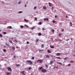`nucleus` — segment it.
<instances>
[{
    "label": "nucleus",
    "instance_id": "obj_17",
    "mask_svg": "<svg viewBox=\"0 0 75 75\" xmlns=\"http://www.w3.org/2000/svg\"><path fill=\"white\" fill-rule=\"evenodd\" d=\"M41 35H42V34H41V33H40L38 34L39 36H41Z\"/></svg>",
    "mask_w": 75,
    "mask_h": 75
},
{
    "label": "nucleus",
    "instance_id": "obj_20",
    "mask_svg": "<svg viewBox=\"0 0 75 75\" xmlns=\"http://www.w3.org/2000/svg\"><path fill=\"white\" fill-rule=\"evenodd\" d=\"M52 63H53V61H51L50 62V64H52Z\"/></svg>",
    "mask_w": 75,
    "mask_h": 75
},
{
    "label": "nucleus",
    "instance_id": "obj_19",
    "mask_svg": "<svg viewBox=\"0 0 75 75\" xmlns=\"http://www.w3.org/2000/svg\"><path fill=\"white\" fill-rule=\"evenodd\" d=\"M23 13L22 11H20L18 12V13H19V14H20V13Z\"/></svg>",
    "mask_w": 75,
    "mask_h": 75
},
{
    "label": "nucleus",
    "instance_id": "obj_8",
    "mask_svg": "<svg viewBox=\"0 0 75 75\" xmlns=\"http://www.w3.org/2000/svg\"><path fill=\"white\" fill-rule=\"evenodd\" d=\"M46 58H49L50 57V55H46Z\"/></svg>",
    "mask_w": 75,
    "mask_h": 75
},
{
    "label": "nucleus",
    "instance_id": "obj_34",
    "mask_svg": "<svg viewBox=\"0 0 75 75\" xmlns=\"http://www.w3.org/2000/svg\"><path fill=\"white\" fill-rule=\"evenodd\" d=\"M26 44H30V42H29L28 41L27 42Z\"/></svg>",
    "mask_w": 75,
    "mask_h": 75
},
{
    "label": "nucleus",
    "instance_id": "obj_10",
    "mask_svg": "<svg viewBox=\"0 0 75 75\" xmlns=\"http://www.w3.org/2000/svg\"><path fill=\"white\" fill-rule=\"evenodd\" d=\"M57 63L58 64H59L60 65H62V64L61 63L57 62Z\"/></svg>",
    "mask_w": 75,
    "mask_h": 75
},
{
    "label": "nucleus",
    "instance_id": "obj_30",
    "mask_svg": "<svg viewBox=\"0 0 75 75\" xmlns=\"http://www.w3.org/2000/svg\"><path fill=\"white\" fill-rule=\"evenodd\" d=\"M7 34V33L6 32H4L3 33L4 34Z\"/></svg>",
    "mask_w": 75,
    "mask_h": 75
},
{
    "label": "nucleus",
    "instance_id": "obj_16",
    "mask_svg": "<svg viewBox=\"0 0 75 75\" xmlns=\"http://www.w3.org/2000/svg\"><path fill=\"white\" fill-rule=\"evenodd\" d=\"M32 68H31V67H29L28 69L29 70H30V69H32Z\"/></svg>",
    "mask_w": 75,
    "mask_h": 75
},
{
    "label": "nucleus",
    "instance_id": "obj_3",
    "mask_svg": "<svg viewBox=\"0 0 75 75\" xmlns=\"http://www.w3.org/2000/svg\"><path fill=\"white\" fill-rule=\"evenodd\" d=\"M25 71H21V74H22V75H25Z\"/></svg>",
    "mask_w": 75,
    "mask_h": 75
},
{
    "label": "nucleus",
    "instance_id": "obj_59",
    "mask_svg": "<svg viewBox=\"0 0 75 75\" xmlns=\"http://www.w3.org/2000/svg\"><path fill=\"white\" fill-rule=\"evenodd\" d=\"M70 24H72V22H70Z\"/></svg>",
    "mask_w": 75,
    "mask_h": 75
},
{
    "label": "nucleus",
    "instance_id": "obj_45",
    "mask_svg": "<svg viewBox=\"0 0 75 75\" xmlns=\"http://www.w3.org/2000/svg\"><path fill=\"white\" fill-rule=\"evenodd\" d=\"M43 50H39V52H40V51H43Z\"/></svg>",
    "mask_w": 75,
    "mask_h": 75
},
{
    "label": "nucleus",
    "instance_id": "obj_49",
    "mask_svg": "<svg viewBox=\"0 0 75 75\" xmlns=\"http://www.w3.org/2000/svg\"><path fill=\"white\" fill-rule=\"evenodd\" d=\"M59 36H61V33H60L59 35Z\"/></svg>",
    "mask_w": 75,
    "mask_h": 75
},
{
    "label": "nucleus",
    "instance_id": "obj_58",
    "mask_svg": "<svg viewBox=\"0 0 75 75\" xmlns=\"http://www.w3.org/2000/svg\"><path fill=\"white\" fill-rule=\"evenodd\" d=\"M4 48H6V46H5V45H4Z\"/></svg>",
    "mask_w": 75,
    "mask_h": 75
},
{
    "label": "nucleus",
    "instance_id": "obj_50",
    "mask_svg": "<svg viewBox=\"0 0 75 75\" xmlns=\"http://www.w3.org/2000/svg\"><path fill=\"white\" fill-rule=\"evenodd\" d=\"M13 57H14V58H16V56H13Z\"/></svg>",
    "mask_w": 75,
    "mask_h": 75
},
{
    "label": "nucleus",
    "instance_id": "obj_18",
    "mask_svg": "<svg viewBox=\"0 0 75 75\" xmlns=\"http://www.w3.org/2000/svg\"><path fill=\"white\" fill-rule=\"evenodd\" d=\"M6 74L7 75H10V73H8V72H6Z\"/></svg>",
    "mask_w": 75,
    "mask_h": 75
},
{
    "label": "nucleus",
    "instance_id": "obj_21",
    "mask_svg": "<svg viewBox=\"0 0 75 75\" xmlns=\"http://www.w3.org/2000/svg\"><path fill=\"white\" fill-rule=\"evenodd\" d=\"M57 58L58 59H62V58L59 57H57Z\"/></svg>",
    "mask_w": 75,
    "mask_h": 75
},
{
    "label": "nucleus",
    "instance_id": "obj_47",
    "mask_svg": "<svg viewBox=\"0 0 75 75\" xmlns=\"http://www.w3.org/2000/svg\"><path fill=\"white\" fill-rule=\"evenodd\" d=\"M46 67H48V65L47 64L45 65Z\"/></svg>",
    "mask_w": 75,
    "mask_h": 75
},
{
    "label": "nucleus",
    "instance_id": "obj_36",
    "mask_svg": "<svg viewBox=\"0 0 75 75\" xmlns=\"http://www.w3.org/2000/svg\"><path fill=\"white\" fill-rule=\"evenodd\" d=\"M41 47H42V48H43V47H44V45L43 44H42L41 45Z\"/></svg>",
    "mask_w": 75,
    "mask_h": 75
},
{
    "label": "nucleus",
    "instance_id": "obj_62",
    "mask_svg": "<svg viewBox=\"0 0 75 75\" xmlns=\"http://www.w3.org/2000/svg\"><path fill=\"white\" fill-rule=\"evenodd\" d=\"M10 28H11V26H10Z\"/></svg>",
    "mask_w": 75,
    "mask_h": 75
},
{
    "label": "nucleus",
    "instance_id": "obj_24",
    "mask_svg": "<svg viewBox=\"0 0 75 75\" xmlns=\"http://www.w3.org/2000/svg\"><path fill=\"white\" fill-rule=\"evenodd\" d=\"M39 25H41L42 24V23L41 22H39Z\"/></svg>",
    "mask_w": 75,
    "mask_h": 75
},
{
    "label": "nucleus",
    "instance_id": "obj_32",
    "mask_svg": "<svg viewBox=\"0 0 75 75\" xmlns=\"http://www.w3.org/2000/svg\"><path fill=\"white\" fill-rule=\"evenodd\" d=\"M67 57H65L64 58V60H67Z\"/></svg>",
    "mask_w": 75,
    "mask_h": 75
},
{
    "label": "nucleus",
    "instance_id": "obj_25",
    "mask_svg": "<svg viewBox=\"0 0 75 75\" xmlns=\"http://www.w3.org/2000/svg\"><path fill=\"white\" fill-rule=\"evenodd\" d=\"M12 71V70L11 69V68H10V72H11Z\"/></svg>",
    "mask_w": 75,
    "mask_h": 75
},
{
    "label": "nucleus",
    "instance_id": "obj_6",
    "mask_svg": "<svg viewBox=\"0 0 75 75\" xmlns=\"http://www.w3.org/2000/svg\"><path fill=\"white\" fill-rule=\"evenodd\" d=\"M39 41V39H36L35 41L36 42H38Z\"/></svg>",
    "mask_w": 75,
    "mask_h": 75
},
{
    "label": "nucleus",
    "instance_id": "obj_64",
    "mask_svg": "<svg viewBox=\"0 0 75 75\" xmlns=\"http://www.w3.org/2000/svg\"><path fill=\"white\" fill-rule=\"evenodd\" d=\"M7 28H10V26H8V27H7Z\"/></svg>",
    "mask_w": 75,
    "mask_h": 75
},
{
    "label": "nucleus",
    "instance_id": "obj_61",
    "mask_svg": "<svg viewBox=\"0 0 75 75\" xmlns=\"http://www.w3.org/2000/svg\"><path fill=\"white\" fill-rule=\"evenodd\" d=\"M11 40H13V38H11Z\"/></svg>",
    "mask_w": 75,
    "mask_h": 75
},
{
    "label": "nucleus",
    "instance_id": "obj_43",
    "mask_svg": "<svg viewBox=\"0 0 75 75\" xmlns=\"http://www.w3.org/2000/svg\"><path fill=\"white\" fill-rule=\"evenodd\" d=\"M69 39H67L66 40V41H69Z\"/></svg>",
    "mask_w": 75,
    "mask_h": 75
},
{
    "label": "nucleus",
    "instance_id": "obj_12",
    "mask_svg": "<svg viewBox=\"0 0 75 75\" xmlns=\"http://www.w3.org/2000/svg\"><path fill=\"white\" fill-rule=\"evenodd\" d=\"M47 52H49V53H51V51H50L49 50H47Z\"/></svg>",
    "mask_w": 75,
    "mask_h": 75
},
{
    "label": "nucleus",
    "instance_id": "obj_46",
    "mask_svg": "<svg viewBox=\"0 0 75 75\" xmlns=\"http://www.w3.org/2000/svg\"><path fill=\"white\" fill-rule=\"evenodd\" d=\"M70 65H71V64H69L68 65V66H70Z\"/></svg>",
    "mask_w": 75,
    "mask_h": 75
},
{
    "label": "nucleus",
    "instance_id": "obj_52",
    "mask_svg": "<svg viewBox=\"0 0 75 75\" xmlns=\"http://www.w3.org/2000/svg\"><path fill=\"white\" fill-rule=\"evenodd\" d=\"M57 16H55V18H57Z\"/></svg>",
    "mask_w": 75,
    "mask_h": 75
},
{
    "label": "nucleus",
    "instance_id": "obj_38",
    "mask_svg": "<svg viewBox=\"0 0 75 75\" xmlns=\"http://www.w3.org/2000/svg\"><path fill=\"white\" fill-rule=\"evenodd\" d=\"M32 59H34V57H32Z\"/></svg>",
    "mask_w": 75,
    "mask_h": 75
},
{
    "label": "nucleus",
    "instance_id": "obj_56",
    "mask_svg": "<svg viewBox=\"0 0 75 75\" xmlns=\"http://www.w3.org/2000/svg\"><path fill=\"white\" fill-rule=\"evenodd\" d=\"M25 7H27V5H25Z\"/></svg>",
    "mask_w": 75,
    "mask_h": 75
},
{
    "label": "nucleus",
    "instance_id": "obj_48",
    "mask_svg": "<svg viewBox=\"0 0 75 75\" xmlns=\"http://www.w3.org/2000/svg\"><path fill=\"white\" fill-rule=\"evenodd\" d=\"M54 30L53 29L52 30V32H54Z\"/></svg>",
    "mask_w": 75,
    "mask_h": 75
},
{
    "label": "nucleus",
    "instance_id": "obj_27",
    "mask_svg": "<svg viewBox=\"0 0 75 75\" xmlns=\"http://www.w3.org/2000/svg\"><path fill=\"white\" fill-rule=\"evenodd\" d=\"M52 22L53 23H56V21H53Z\"/></svg>",
    "mask_w": 75,
    "mask_h": 75
},
{
    "label": "nucleus",
    "instance_id": "obj_39",
    "mask_svg": "<svg viewBox=\"0 0 75 75\" xmlns=\"http://www.w3.org/2000/svg\"><path fill=\"white\" fill-rule=\"evenodd\" d=\"M10 43H11L12 44L13 43V42H12V41H11V40H10Z\"/></svg>",
    "mask_w": 75,
    "mask_h": 75
},
{
    "label": "nucleus",
    "instance_id": "obj_42",
    "mask_svg": "<svg viewBox=\"0 0 75 75\" xmlns=\"http://www.w3.org/2000/svg\"><path fill=\"white\" fill-rule=\"evenodd\" d=\"M31 30H34V28H31Z\"/></svg>",
    "mask_w": 75,
    "mask_h": 75
},
{
    "label": "nucleus",
    "instance_id": "obj_60",
    "mask_svg": "<svg viewBox=\"0 0 75 75\" xmlns=\"http://www.w3.org/2000/svg\"><path fill=\"white\" fill-rule=\"evenodd\" d=\"M59 24H62V23L61 22H60Z\"/></svg>",
    "mask_w": 75,
    "mask_h": 75
},
{
    "label": "nucleus",
    "instance_id": "obj_9",
    "mask_svg": "<svg viewBox=\"0 0 75 75\" xmlns=\"http://www.w3.org/2000/svg\"><path fill=\"white\" fill-rule=\"evenodd\" d=\"M15 65L16 66V67H20V64H16Z\"/></svg>",
    "mask_w": 75,
    "mask_h": 75
},
{
    "label": "nucleus",
    "instance_id": "obj_15",
    "mask_svg": "<svg viewBox=\"0 0 75 75\" xmlns=\"http://www.w3.org/2000/svg\"><path fill=\"white\" fill-rule=\"evenodd\" d=\"M23 27H24V26H23V25H21V26H20V28H23Z\"/></svg>",
    "mask_w": 75,
    "mask_h": 75
},
{
    "label": "nucleus",
    "instance_id": "obj_57",
    "mask_svg": "<svg viewBox=\"0 0 75 75\" xmlns=\"http://www.w3.org/2000/svg\"><path fill=\"white\" fill-rule=\"evenodd\" d=\"M48 20H49L48 18H47L46 19L47 21H48Z\"/></svg>",
    "mask_w": 75,
    "mask_h": 75
},
{
    "label": "nucleus",
    "instance_id": "obj_7",
    "mask_svg": "<svg viewBox=\"0 0 75 75\" xmlns=\"http://www.w3.org/2000/svg\"><path fill=\"white\" fill-rule=\"evenodd\" d=\"M43 8L44 10H45V9H46V8H47V7L45 6H44L43 7Z\"/></svg>",
    "mask_w": 75,
    "mask_h": 75
},
{
    "label": "nucleus",
    "instance_id": "obj_13",
    "mask_svg": "<svg viewBox=\"0 0 75 75\" xmlns=\"http://www.w3.org/2000/svg\"><path fill=\"white\" fill-rule=\"evenodd\" d=\"M12 50H15V47H12Z\"/></svg>",
    "mask_w": 75,
    "mask_h": 75
},
{
    "label": "nucleus",
    "instance_id": "obj_22",
    "mask_svg": "<svg viewBox=\"0 0 75 75\" xmlns=\"http://www.w3.org/2000/svg\"><path fill=\"white\" fill-rule=\"evenodd\" d=\"M41 69H42V67H41L40 68H39V70H41Z\"/></svg>",
    "mask_w": 75,
    "mask_h": 75
},
{
    "label": "nucleus",
    "instance_id": "obj_1",
    "mask_svg": "<svg viewBox=\"0 0 75 75\" xmlns=\"http://www.w3.org/2000/svg\"><path fill=\"white\" fill-rule=\"evenodd\" d=\"M26 62L28 63L29 65H32V64H33V62L31 60H27L26 61Z\"/></svg>",
    "mask_w": 75,
    "mask_h": 75
},
{
    "label": "nucleus",
    "instance_id": "obj_31",
    "mask_svg": "<svg viewBox=\"0 0 75 75\" xmlns=\"http://www.w3.org/2000/svg\"><path fill=\"white\" fill-rule=\"evenodd\" d=\"M0 37H3V36L1 34H0Z\"/></svg>",
    "mask_w": 75,
    "mask_h": 75
},
{
    "label": "nucleus",
    "instance_id": "obj_29",
    "mask_svg": "<svg viewBox=\"0 0 75 75\" xmlns=\"http://www.w3.org/2000/svg\"><path fill=\"white\" fill-rule=\"evenodd\" d=\"M49 6H50V7H51V5L50 4V3L49 2Z\"/></svg>",
    "mask_w": 75,
    "mask_h": 75
},
{
    "label": "nucleus",
    "instance_id": "obj_23",
    "mask_svg": "<svg viewBox=\"0 0 75 75\" xmlns=\"http://www.w3.org/2000/svg\"><path fill=\"white\" fill-rule=\"evenodd\" d=\"M7 69H8L9 71H10V67H7Z\"/></svg>",
    "mask_w": 75,
    "mask_h": 75
},
{
    "label": "nucleus",
    "instance_id": "obj_55",
    "mask_svg": "<svg viewBox=\"0 0 75 75\" xmlns=\"http://www.w3.org/2000/svg\"><path fill=\"white\" fill-rule=\"evenodd\" d=\"M44 21H46V18H45V19H44Z\"/></svg>",
    "mask_w": 75,
    "mask_h": 75
},
{
    "label": "nucleus",
    "instance_id": "obj_11",
    "mask_svg": "<svg viewBox=\"0 0 75 75\" xmlns=\"http://www.w3.org/2000/svg\"><path fill=\"white\" fill-rule=\"evenodd\" d=\"M50 48H54V46H50Z\"/></svg>",
    "mask_w": 75,
    "mask_h": 75
},
{
    "label": "nucleus",
    "instance_id": "obj_40",
    "mask_svg": "<svg viewBox=\"0 0 75 75\" xmlns=\"http://www.w3.org/2000/svg\"><path fill=\"white\" fill-rule=\"evenodd\" d=\"M25 25V26H26V27H27L28 28V25Z\"/></svg>",
    "mask_w": 75,
    "mask_h": 75
},
{
    "label": "nucleus",
    "instance_id": "obj_54",
    "mask_svg": "<svg viewBox=\"0 0 75 75\" xmlns=\"http://www.w3.org/2000/svg\"><path fill=\"white\" fill-rule=\"evenodd\" d=\"M72 40H73V38H71V41H72Z\"/></svg>",
    "mask_w": 75,
    "mask_h": 75
},
{
    "label": "nucleus",
    "instance_id": "obj_44",
    "mask_svg": "<svg viewBox=\"0 0 75 75\" xmlns=\"http://www.w3.org/2000/svg\"><path fill=\"white\" fill-rule=\"evenodd\" d=\"M35 20H37V18H35Z\"/></svg>",
    "mask_w": 75,
    "mask_h": 75
},
{
    "label": "nucleus",
    "instance_id": "obj_26",
    "mask_svg": "<svg viewBox=\"0 0 75 75\" xmlns=\"http://www.w3.org/2000/svg\"><path fill=\"white\" fill-rule=\"evenodd\" d=\"M37 8V6H35L34 8V10H35L36 9V8Z\"/></svg>",
    "mask_w": 75,
    "mask_h": 75
},
{
    "label": "nucleus",
    "instance_id": "obj_63",
    "mask_svg": "<svg viewBox=\"0 0 75 75\" xmlns=\"http://www.w3.org/2000/svg\"><path fill=\"white\" fill-rule=\"evenodd\" d=\"M64 31V30L62 29V31Z\"/></svg>",
    "mask_w": 75,
    "mask_h": 75
},
{
    "label": "nucleus",
    "instance_id": "obj_14",
    "mask_svg": "<svg viewBox=\"0 0 75 75\" xmlns=\"http://www.w3.org/2000/svg\"><path fill=\"white\" fill-rule=\"evenodd\" d=\"M24 20L25 21H26V22H28V20H27L26 19H25Z\"/></svg>",
    "mask_w": 75,
    "mask_h": 75
},
{
    "label": "nucleus",
    "instance_id": "obj_2",
    "mask_svg": "<svg viewBox=\"0 0 75 75\" xmlns=\"http://www.w3.org/2000/svg\"><path fill=\"white\" fill-rule=\"evenodd\" d=\"M41 71H42V72L44 73H45V72H47V70L45 69H42L41 70Z\"/></svg>",
    "mask_w": 75,
    "mask_h": 75
},
{
    "label": "nucleus",
    "instance_id": "obj_51",
    "mask_svg": "<svg viewBox=\"0 0 75 75\" xmlns=\"http://www.w3.org/2000/svg\"><path fill=\"white\" fill-rule=\"evenodd\" d=\"M42 30H45V28H42Z\"/></svg>",
    "mask_w": 75,
    "mask_h": 75
},
{
    "label": "nucleus",
    "instance_id": "obj_53",
    "mask_svg": "<svg viewBox=\"0 0 75 75\" xmlns=\"http://www.w3.org/2000/svg\"><path fill=\"white\" fill-rule=\"evenodd\" d=\"M15 41H16V42H18L17 41V40H15Z\"/></svg>",
    "mask_w": 75,
    "mask_h": 75
},
{
    "label": "nucleus",
    "instance_id": "obj_4",
    "mask_svg": "<svg viewBox=\"0 0 75 75\" xmlns=\"http://www.w3.org/2000/svg\"><path fill=\"white\" fill-rule=\"evenodd\" d=\"M39 61H40V63H42L43 61V60L42 59H39L37 61V62H39Z\"/></svg>",
    "mask_w": 75,
    "mask_h": 75
},
{
    "label": "nucleus",
    "instance_id": "obj_37",
    "mask_svg": "<svg viewBox=\"0 0 75 75\" xmlns=\"http://www.w3.org/2000/svg\"><path fill=\"white\" fill-rule=\"evenodd\" d=\"M21 1H19L18 2V4H21Z\"/></svg>",
    "mask_w": 75,
    "mask_h": 75
},
{
    "label": "nucleus",
    "instance_id": "obj_33",
    "mask_svg": "<svg viewBox=\"0 0 75 75\" xmlns=\"http://www.w3.org/2000/svg\"><path fill=\"white\" fill-rule=\"evenodd\" d=\"M70 62H71V63H74V62L73 61H70Z\"/></svg>",
    "mask_w": 75,
    "mask_h": 75
},
{
    "label": "nucleus",
    "instance_id": "obj_28",
    "mask_svg": "<svg viewBox=\"0 0 75 75\" xmlns=\"http://www.w3.org/2000/svg\"><path fill=\"white\" fill-rule=\"evenodd\" d=\"M4 52H6V50L5 49H3Z\"/></svg>",
    "mask_w": 75,
    "mask_h": 75
},
{
    "label": "nucleus",
    "instance_id": "obj_5",
    "mask_svg": "<svg viewBox=\"0 0 75 75\" xmlns=\"http://www.w3.org/2000/svg\"><path fill=\"white\" fill-rule=\"evenodd\" d=\"M56 54L57 55V56H59V55H61V53H57Z\"/></svg>",
    "mask_w": 75,
    "mask_h": 75
},
{
    "label": "nucleus",
    "instance_id": "obj_41",
    "mask_svg": "<svg viewBox=\"0 0 75 75\" xmlns=\"http://www.w3.org/2000/svg\"><path fill=\"white\" fill-rule=\"evenodd\" d=\"M28 47H25V50H26V49H27V48H28Z\"/></svg>",
    "mask_w": 75,
    "mask_h": 75
},
{
    "label": "nucleus",
    "instance_id": "obj_35",
    "mask_svg": "<svg viewBox=\"0 0 75 75\" xmlns=\"http://www.w3.org/2000/svg\"><path fill=\"white\" fill-rule=\"evenodd\" d=\"M6 45H7V46H8V47H9V45L8 44H6Z\"/></svg>",
    "mask_w": 75,
    "mask_h": 75
}]
</instances>
